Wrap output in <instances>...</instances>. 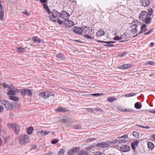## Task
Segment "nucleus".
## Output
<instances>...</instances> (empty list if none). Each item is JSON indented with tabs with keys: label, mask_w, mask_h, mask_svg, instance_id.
I'll return each instance as SVG.
<instances>
[{
	"label": "nucleus",
	"mask_w": 155,
	"mask_h": 155,
	"mask_svg": "<svg viewBox=\"0 0 155 155\" xmlns=\"http://www.w3.org/2000/svg\"><path fill=\"white\" fill-rule=\"evenodd\" d=\"M107 101L110 103H113L114 101H116V98L114 97H110L108 98L107 99Z\"/></svg>",
	"instance_id": "obj_24"
},
{
	"label": "nucleus",
	"mask_w": 155,
	"mask_h": 155,
	"mask_svg": "<svg viewBox=\"0 0 155 155\" xmlns=\"http://www.w3.org/2000/svg\"><path fill=\"white\" fill-rule=\"evenodd\" d=\"M64 24L68 27H72L74 24V22L71 20H65L64 22Z\"/></svg>",
	"instance_id": "obj_13"
},
{
	"label": "nucleus",
	"mask_w": 155,
	"mask_h": 155,
	"mask_svg": "<svg viewBox=\"0 0 155 155\" xmlns=\"http://www.w3.org/2000/svg\"><path fill=\"white\" fill-rule=\"evenodd\" d=\"M92 155H103V153L99 151L93 152Z\"/></svg>",
	"instance_id": "obj_42"
},
{
	"label": "nucleus",
	"mask_w": 155,
	"mask_h": 155,
	"mask_svg": "<svg viewBox=\"0 0 155 155\" xmlns=\"http://www.w3.org/2000/svg\"><path fill=\"white\" fill-rule=\"evenodd\" d=\"M146 27L147 25L145 24H143L141 26L140 28L141 30H142Z\"/></svg>",
	"instance_id": "obj_52"
},
{
	"label": "nucleus",
	"mask_w": 155,
	"mask_h": 155,
	"mask_svg": "<svg viewBox=\"0 0 155 155\" xmlns=\"http://www.w3.org/2000/svg\"><path fill=\"white\" fill-rule=\"evenodd\" d=\"M7 94L8 95H16L15 94V91L14 90H13L12 89H10L9 90L8 92L7 93Z\"/></svg>",
	"instance_id": "obj_27"
},
{
	"label": "nucleus",
	"mask_w": 155,
	"mask_h": 155,
	"mask_svg": "<svg viewBox=\"0 0 155 155\" xmlns=\"http://www.w3.org/2000/svg\"><path fill=\"white\" fill-rule=\"evenodd\" d=\"M136 94L135 93H130L127 94H125L124 96L125 97H130L136 95Z\"/></svg>",
	"instance_id": "obj_32"
},
{
	"label": "nucleus",
	"mask_w": 155,
	"mask_h": 155,
	"mask_svg": "<svg viewBox=\"0 0 155 155\" xmlns=\"http://www.w3.org/2000/svg\"><path fill=\"white\" fill-rule=\"evenodd\" d=\"M118 141H119V140L117 139H115V140L111 141H110V142H109V143L110 144L116 143H117V142H118Z\"/></svg>",
	"instance_id": "obj_45"
},
{
	"label": "nucleus",
	"mask_w": 155,
	"mask_h": 155,
	"mask_svg": "<svg viewBox=\"0 0 155 155\" xmlns=\"http://www.w3.org/2000/svg\"><path fill=\"white\" fill-rule=\"evenodd\" d=\"M4 107L2 106H0V113L3 111Z\"/></svg>",
	"instance_id": "obj_63"
},
{
	"label": "nucleus",
	"mask_w": 155,
	"mask_h": 155,
	"mask_svg": "<svg viewBox=\"0 0 155 155\" xmlns=\"http://www.w3.org/2000/svg\"><path fill=\"white\" fill-rule=\"evenodd\" d=\"M11 128H13V130L14 133L16 134H19L20 131V127L17 124H11L10 125Z\"/></svg>",
	"instance_id": "obj_3"
},
{
	"label": "nucleus",
	"mask_w": 155,
	"mask_h": 155,
	"mask_svg": "<svg viewBox=\"0 0 155 155\" xmlns=\"http://www.w3.org/2000/svg\"><path fill=\"white\" fill-rule=\"evenodd\" d=\"M141 15V16H145L146 17L148 14V13L146 11H142L140 13Z\"/></svg>",
	"instance_id": "obj_40"
},
{
	"label": "nucleus",
	"mask_w": 155,
	"mask_h": 155,
	"mask_svg": "<svg viewBox=\"0 0 155 155\" xmlns=\"http://www.w3.org/2000/svg\"><path fill=\"white\" fill-rule=\"evenodd\" d=\"M153 29H152L150 30H149L148 31H147V32L145 33L144 34V35H148L150 34L151 32H153Z\"/></svg>",
	"instance_id": "obj_51"
},
{
	"label": "nucleus",
	"mask_w": 155,
	"mask_h": 155,
	"mask_svg": "<svg viewBox=\"0 0 155 155\" xmlns=\"http://www.w3.org/2000/svg\"><path fill=\"white\" fill-rule=\"evenodd\" d=\"M118 110L119 111L122 112H124V109L123 108L119 107L118 108Z\"/></svg>",
	"instance_id": "obj_57"
},
{
	"label": "nucleus",
	"mask_w": 155,
	"mask_h": 155,
	"mask_svg": "<svg viewBox=\"0 0 155 155\" xmlns=\"http://www.w3.org/2000/svg\"><path fill=\"white\" fill-rule=\"evenodd\" d=\"M16 50L17 52H23L25 51V49L24 48L21 47H17Z\"/></svg>",
	"instance_id": "obj_22"
},
{
	"label": "nucleus",
	"mask_w": 155,
	"mask_h": 155,
	"mask_svg": "<svg viewBox=\"0 0 155 155\" xmlns=\"http://www.w3.org/2000/svg\"><path fill=\"white\" fill-rule=\"evenodd\" d=\"M120 148L121 151L123 152H129L130 150V147L127 145H123L120 147Z\"/></svg>",
	"instance_id": "obj_7"
},
{
	"label": "nucleus",
	"mask_w": 155,
	"mask_h": 155,
	"mask_svg": "<svg viewBox=\"0 0 155 155\" xmlns=\"http://www.w3.org/2000/svg\"><path fill=\"white\" fill-rule=\"evenodd\" d=\"M43 6L44 8L48 14H52V16L53 18H55L59 16L60 17V12L54 9H53L52 11L51 12L47 4H43Z\"/></svg>",
	"instance_id": "obj_1"
},
{
	"label": "nucleus",
	"mask_w": 155,
	"mask_h": 155,
	"mask_svg": "<svg viewBox=\"0 0 155 155\" xmlns=\"http://www.w3.org/2000/svg\"><path fill=\"white\" fill-rule=\"evenodd\" d=\"M33 127L32 126H30L27 128V133L28 135H30L32 133L33 130Z\"/></svg>",
	"instance_id": "obj_18"
},
{
	"label": "nucleus",
	"mask_w": 155,
	"mask_h": 155,
	"mask_svg": "<svg viewBox=\"0 0 155 155\" xmlns=\"http://www.w3.org/2000/svg\"><path fill=\"white\" fill-rule=\"evenodd\" d=\"M78 151L77 155H87V153L84 150H81L80 151Z\"/></svg>",
	"instance_id": "obj_26"
},
{
	"label": "nucleus",
	"mask_w": 155,
	"mask_h": 155,
	"mask_svg": "<svg viewBox=\"0 0 155 155\" xmlns=\"http://www.w3.org/2000/svg\"><path fill=\"white\" fill-rule=\"evenodd\" d=\"M4 11L3 10H0V19L3 20L4 19Z\"/></svg>",
	"instance_id": "obj_31"
},
{
	"label": "nucleus",
	"mask_w": 155,
	"mask_h": 155,
	"mask_svg": "<svg viewBox=\"0 0 155 155\" xmlns=\"http://www.w3.org/2000/svg\"><path fill=\"white\" fill-rule=\"evenodd\" d=\"M29 137L26 134H22L20 139V142L22 143H27L29 141Z\"/></svg>",
	"instance_id": "obj_4"
},
{
	"label": "nucleus",
	"mask_w": 155,
	"mask_h": 155,
	"mask_svg": "<svg viewBox=\"0 0 155 155\" xmlns=\"http://www.w3.org/2000/svg\"><path fill=\"white\" fill-rule=\"evenodd\" d=\"M70 16L68 13L66 12L65 11H63L61 13H60V17L62 18H67Z\"/></svg>",
	"instance_id": "obj_16"
},
{
	"label": "nucleus",
	"mask_w": 155,
	"mask_h": 155,
	"mask_svg": "<svg viewBox=\"0 0 155 155\" xmlns=\"http://www.w3.org/2000/svg\"><path fill=\"white\" fill-rule=\"evenodd\" d=\"M147 63L150 65H155V62L152 61H147Z\"/></svg>",
	"instance_id": "obj_50"
},
{
	"label": "nucleus",
	"mask_w": 155,
	"mask_h": 155,
	"mask_svg": "<svg viewBox=\"0 0 155 155\" xmlns=\"http://www.w3.org/2000/svg\"><path fill=\"white\" fill-rule=\"evenodd\" d=\"M139 143V141H138V140H135L132 142L131 143V147L132 149L134 150H135L136 149V147L137 146Z\"/></svg>",
	"instance_id": "obj_15"
},
{
	"label": "nucleus",
	"mask_w": 155,
	"mask_h": 155,
	"mask_svg": "<svg viewBox=\"0 0 155 155\" xmlns=\"http://www.w3.org/2000/svg\"><path fill=\"white\" fill-rule=\"evenodd\" d=\"M2 105L4 106L6 108L9 109H12L13 107L12 104L11 103L8 101L4 100L2 101Z\"/></svg>",
	"instance_id": "obj_5"
},
{
	"label": "nucleus",
	"mask_w": 155,
	"mask_h": 155,
	"mask_svg": "<svg viewBox=\"0 0 155 155\" xmlns=\"http://www.w3.org/2000/svg\"><path fill=\"white\" fill-rule=\"evenodd\" d=\"M124 110V112H134V110L133 109H125Z\"/></svg>",
	"instance_id": "obj_48"
},
{
	"label": "nucleus",
	"mask_w": 155,
	"mask_h": 155,
	"mask_svg": "<svg viewBox=\"0 0 155 155\" xmlns=\"http://www.w3.org/2000/svg\"><path fill=\"white\" fill-rule=\"evenodd\" d=\"M115 42H116L115 41H106V44L114 43Z\"/></svg>",
	"instance_id": "obj_60"
},
{
	"label": "nucleus",
	"mask_w": 155,
	"mask_h": 155,
	"mask_svg": "<svg viewBox=\"0 0 155 155\" xmlns=\"http://www.w3.org/2000/svg\"><path fill=\"white\" fill-rule=\"evenodd\" d=\"M1 85H3V87L4 88H10V87H8V85L6 84L5 83H2V84H1Z\"/></svg>",
	"instance_id": "obj_53"
},
{
	"label": "nucleus",
	"mask_w": 155,
	"mask_h": 155,
	"mask_svg": "<svg viewBox=\"0 0 155 155\" xmlns=\"http://www.w3.org/2000/svg\"><path fill=\"white\" fill-rule=\"evenodd\" d=\"M96 138H88V142H90L95 140Z\"/></svg>",
	"instance_id": "obj_54"
},
{
	"label": "nucleus",
	"mask_w": 155,
	"mask_h": 155,
	"mask_svg": "<svg viewBox=\"0 0 155 155\" xmlns=\"http://www.w3.org/2000/svg\"><path fill=\"white\" fill-rule=\"evenodd\" d=\"M122 38H124L125 37H127V35L126 34V32L124 33L122 35Z\"/></svg>",
	"instance_id": "obj_64"
},
{
	"label": "nucleus",
	"mask_w": 155,
	"mask_h": 155,
	"mask_svg": "<svg viewBox=\"0 0 155 155\" xmlns=\"http://www.w3.org/2000/svg\"><path fill=\"white\" fill-rule=\"evenodd\" d=\"M153 13V11L152 8H150L148 10V15L151 16L152 15Z\"/></svg>",
	"instance_id": "obj_46"
},
{
	"label": "nucleus",
	"mask_w": 155,
	"mask_h": 155,
	"mask_svg": "<svg viewBox=\"0 0 155 155\" xmlns=\"http://www.w3.org/2000/svg\"><path fill=\"white\" fill-rule=\"evenodd\" d=\"M144 23L147 24L150 23L151 21V18L150 17H147L145 18Z\"/></svg>",
	"instance_id": "obj_29"
},
{
	"label": "nucleus",
	"mask_w": 155,
	"mask_h": 155,
	"mask_svg": "<svg viewBox=\"0 0 155 155\" xmlns=\"http://www.w3.org/2000/svg\"><path fill=\"white\" fill-rule=\"evenodd\" d=\"M133 136L136 138H138L139 137V135L138 133L136 131H134L133 133Z\"/></svg>",
	"instance_id": "obj_36"
},
{
	"label": "nucleus",
	"mask_w": 155,
	"mask_h": 155,
	"mask_svg": "<svg viewBox=\"0 0 155 155\" xmlns=\"http://www.w3.org/2000/svg\"><path fill=\"white\" fill-rule=\"evenodd\" d=\"M32 90L25 88L21 89L20 93L22 97H24L25 95L31 96L32 95Z\"/></svg>",
	"instance_id": "obj_2"
},
{
	"label": "nucleus",
	"mask_w": 155,
	"mask_h": 155,
	"mask_svg": "<svg viewBox=\"0 0 155 155\" xmlns=\"http://www.w3.org/2000/svg\"><path fill=\"white\" fill-rule=\"evenodd\" d=\"M127 54V51H124L122 53L119 54L117 56V57H122L124 56H125V55Z\"/></svg>",
	"instance_id": "obj_35"
},
{
	"label": "nucleus",
	"mask_w": 155,
	"mask_h": 155,
	"mask_svg": "<svg viewBox=\"0 0 155 155\" xmlns=\"http://www.w3.org/2000/svg\"><path fill=\"white\" fill-rule=\"evenodd\" d=\"M104 46H108L109 47H113L114 46L113 44H104Z\"/></svg>",
	"instance_id": "obj_49"
},
{
	"label": "nucleus",
	"mask_w": 155,
	"mask_h": 155,
	"mask_svg": "<svg viewBox=\"0 0 155 155\" xmlns=\"http://www.w3.org/2000/svg\"><path fill=\"white\" fill-rule=\"evenodd\" d=\"M102 93H94V94H88V97H91V96H94L95 97H97L102 95Z\"/></svg>",
	"instance_id": "obj_23"
},
{
	"label": "nucleus",
	"mask_w": 155,
	"mask_h": 155,
	"mask_svg": "<svg viewBox=\"0 0 155 155\" xmlns=\"http://www.w3.org/2000/svg\"><path fill=\"white\" fill-rule=\"evenodd\" d=\"M134 107L137 109H139L142 107V104L140 102H137L134 104Z\"/></svg>",
	"instance_id": "obj_21"
},
{
	"label": "nucleus",
	"mask_w": 155,
	"mask_h": 155,
	"mask_svg": "<svg viewBox=\"0 0 155 155\" xmlns=\"http://www.w3.org/2000/svg\"><path fill=\"white\" fill-rule=\"evenodd\" d=\"M55 111L59 113H66L69 111V110L65 107H58L55 109Z\"/></svg>",
	"instance_id": "obj_10"
},
{
	"label": "nucleus",
	"mask_w": 155,
	"mask_h": 155,
	"mask_svg": "<svg viewBox=\"0 0 155 155\" xmlns=\"http://www.w3.org/2000/svg\"><path fill=\"white\" fill-rule=\"evenodd\" d=\"M56 57L59 58H61L62 59H65V57L62 53H59L57 54L56 55Z\"/></svg>",
	"instance_id": "obj_25"
},
{
	"label": "nucleus",
	"mask_w": 155,
	"mask_h": 155,
	"mask_svg": "<svg viewBox=\"0 0 155 155\" xmlns=\"http://www.w3.org/2000/svg\"><path fill=\"white\" fill-rule=\"evenodd\" d=\"M45 92L46 95V98L50 97L51 96H54V94H52L51 92L49 91H46Z\"/></svg>",
	"instance_id": "obj_30"
},
{
	"label": "nucleus",
	"mask_w": 155,
	"mask_h": 155,
	"mask_svg": "<svg viewBox=\"0 0 155 155\" xmlns=\"http://www.w3.org/2000/svg\"><path fill=\"white\" fill-rule=\"evenodd\" d=\"M88 111L91 113L94 112L93 109L91 108H88Z\"/></svg>",
	"instance_id": "obj_59"
},
{
	"label": "nucleus",
	"mask_w": 155,
	"mask_h": 155,
	"mask_svg": "<svg viewBox=\"0 0 155 155\" xmlns=\"http://www.w3.org/2000/svg\"><path fill=\"white\" fill-rule=\"evenodd\" d=\"M96 147H101L102 148H106L108 147L109 146V144L108 143L104 142H100L97 143Z\"/></svg>",
	"instance_id": "obj_6"
},
{
	"label": "nucleus",
	"mask_w": 155,
	"mask_h": 155,
	"mask_svg": "<svg viewBox=\"0 0 155 155\" xmlns=\"http://www.w3.org/2000/svg\"><path fill=\"white\" fill-rule=\"evenodd\" d=\"M31 40L38 43H40L41 42L40 39H38V38L36 36H34L31 38Z\"/></svg>",
	"instance_id": "obj_19"
},
{
	"label": "nucleus",
	"mask_w": 155,
	"mask_h": 155,
	"mask_svg": "<svg viewBox=\"0 0 155 155\" xmlns=\"http://www.w3.org/2000/svg\"><path fill=\"white\" fill-rule=\"evenodd\" d=\"M43 4H45V3H47L48 2L47 0H39Z\"/></svg>",
	"instance_id": "obj_56"
},
{
	"label": "nucleus",
	"mask_w": 155,
	"mask_h": 155,
	"mask_svg": "<svg viewBox=\"0 0 155 155\" xmlns=\"http://www.w3.org/2000/svg\"><path fill=\"white\" fill-rule=\"evenodd\" d=\"M9 98L11 100L15 101H18L19 100V98L18 97L15 96H10Z\"/></svg>",
	"instance_id": "obj_28"
},
{
	"label": "nucleus",
	"mask_w": 155,
	"mask_h": 155,
	"mask_svg": "<svg viewBox=\"0 0 155 155\" xmlns=\"http://www.w3.org/2000/svg\"><path fill=\"white\" fill-rule=\"evenodd\" d=\"M39 95L40 97H42L43 98H46V95L45 94V92H44L40 93L39 94Z\"/></svg>",
	"instance_id": "obj_33"
},
{
	"label": "nucleus",
	"mask_w": 155,
	"mask_h": 155,
	"mask_svg": "<svg viewBox=\"0 0 155 155\" xmlns=\"http://www.w3.org/2000/svg\"><path fill=\"white\" fill-rule=\"evenodd\" d=\"M65 152V150L63 148H61L58 153V155H62Z\"/></svg>",
	"instance_id": "obj_37"
},
{
	"label": "nucleus",
	"mask_w": 155,
	"mask_h": 155,
	"mask_svg": "<svg viewBox=\"0 0 155 155\" xmlns=\"http://www.w3.org/2000/svg\"><path fill=\"white\" fill-rule=\"evenodd\" d=\"M22 13L23 14L26 15L27 16H29L30 15V13L28 12V11H26L24 12H22Z\"/></svg>",
	"instance_id": "obj_55"
},
{
	"label": "nucleus",
	"mask_w": 155,
	"mask_h": 155,
	"mask_svg": "<svg viewBox=\"0 0 155 155\" xmlns=\"http://www.w3.org/2000/svg\"><path fill=\"white\" fill-rule=\"evenodd\" d=\"M57 22L59 25H61L63 23V21L59 19H58L57 20Z\"/></svg>",
	"instance_id": "obj_58"
},
{
	"label": "nucleus",
	"mask_w": 155,
	"mask_h": 155,
	"mask_svg": "<svg viewBox=\"0 0 155 155\" xmlns=\"http://www.w3.org/2000/svg\"><path fill=\"white\" fill-rule=\"evenodd\" d=\"M131 32L133 34H134L137 32V25L136 24H134L131 26Z\"/></svg>",
	"instance_id": "obj_14"
},
{
	"label": "nucleus",
	"mask_w": 155,
	"mask_h": 155,
	"mask_svg": "<svg viewBox=\"0 0 155 155\" xmlns=\"http://www.w3.org/2000/svg\"><path fill=\"white\" fill-rule=\"evenodd\" d=\"M31 147L32 149H35L37 148V146L35 144L32 145L31 146Z\"/></svg>",
	"instance_id": "obj_62"
},
{
	"label": "nucleus",
	"mask_w": 155,
	"mask_h": 155,
	"mask_svg": "<svg viewBox=\"0 0 155 155\" xmlns=\"http://www.w3.org/2000/svg\"><path fill=\"white\" fill-rule=\"evenodd\" d=\"M133 67V65L131 64H123L118 67V69H126L130 68H132Z\"/></svg>",
	"instance_id": "obj_9"
},
{
	"label": "nucleus",
	"mask_w": 155,
	"mask_h": 155,
	"mask_svg": "<svg viewBox=\"0 0 155 155\" xmlns=\"http://www.w3.org/2000/svg\"><path fill=\"white\" fill-rule=\"evenodd\" d=\"M104 31L103 30L100 29L96 32V35L97 37H99L104 35Z\"/></svg>",
	"instance_id": "obj_17"
},
{
	"label": "nucleus",
	"mask_w": 155,
	"mask_h": 155,
	"mask_svg": "<svg viewBox=\"0 0 155 155\" xmlns=\"http://www.w3.org/2000/svg\"><path fill=\"white\" fill-rule=\"evenodd\" d=\"M73 31L78 34H81L83 31V29L80 27L78 26H74L73 28Z\"/></svg>",
	"instance_id": "obj_11"
},
{
	"label": "nucleus",
	"mask_w": 155,
	"mask_h": 155,
	"mask_svg": "<svg viewBox=\"0 0 155 155\" xmlns=\"http://www.w3.org/2000/svg\"><path fill=\"white\" fill-rule=\"evenodd\" d=\"M92 27L91 28L90 27H88V31H89L88 34L92 35L94 33V30H92Z\"/></svg>",
	"instance_id": "obj_34"
},
{
	"label": "nucleus",
	"mask_w": 155,
	"mask_h": 155,
	"mask_svg": "<svg viewBox=\"0 0 155 155\" xmlns=\"http://www.w3.org/2000/svg\"><path fill=\"white\" fill-rule=\"evenodd\" d=\"M50 133V131H44L41 130L40 132V133H41L42 135H46Z\"/></svg>",
	"instance_id": "obj_38"
},
{
	"label": "nucleus",
	"mask_w": 155,
	"mask_h": 155,
	"mask_svg": "<svg viewBox=\"0 0 155 155\" xmlns=\"http://www.w3.org/2000/svg\"><path fill=\"white\" fill-rule=\"evenodd\" d=\"M74 127L75 129H81V127L80 124H77L74 126Z\"/></svg>",
	"instance_id": "obj_43"
},
{
	"label": "nucleus",
	"mask_w": 155,
	"mask_h": 155,
	"mask_svg": "<svg viewBox=\"0 0 155 155\" xmlns=\"http://www.w3.org/2000/svg\"><path fill=\"white\" fill-rule=\"evenodd\" d=\"M122 38V37H120L119 36H117L114 37L113 39L114 40H121Z\"/></svg>",
	"instance_id": "obj_41"
},
{
	"label": "nucleus",
	"mask_w": 155,
	"mask_h": 155,
	"mask_svg": "<svg viewBox=\"0 0 155 155\" xmlns=\"http://www.w3.org/2000/svg\"><path fill=\"white\" fill-rule=\"evenodd\" d=\"M148 147L149 149L153 150L154 147L153 143L149 141L147 143Z\"/></svg>",
	"instance_id": "obj_20"
},
{
	"label": "nucleus",
	"mask_w": 155,
	"mask_h": 155,
	"mask_svg": "<svg viewBox=\"0 0 155 155\" xmlns=\"http://www.w3.org/2000/svg\"><path fill=\"white\" fill-rule=\"evenodd\" d=\"M126 141V140L125 139H121L119 140L118 142L117 143V144L124 143Z\"/></svg>",
	"instance_id": "obj_47"
},
{
	"label": "nucleus",
	"mask_w": 155,
	"mask_h": 155,
	"mask_svg": "<svg viewBox=\"0 0 155 155\" xmlns=\"http://www.w3.org/2000/svg\"><path fill=\"white\" fill-rule=\"evenodd\" d=\"M80 148L79 147H76L73 148L72 150L68 151L67 153L68 155H73V154H76L77 152L79 151Z\"/></svg>",
	"instance_id": "obj_8"
},
{
	"label": "nucleus",
	"mask_w": 155,
	"mask_h": 155,
	"mask_svg": "<svg viewBox=\"0 0 155 155\" xmlns=\"http://www.w3.org/2000/svg\"><path fill=\"white\" fill-rule=\"evenodd\" d=\"M97 42H99V43L106 44V41H102L98 40H97Z\"/></svg>",
	"instance_id": "obj_61"
},
{
	"label": "nucleus",
	"mask_w": 155,
	"mask_h": 155,
	"mask_svg": "<svg viewBox=\"0 0 155 155\" xmlns=\"http://www.w3.org/2000/svg\"><path fill=\"white\" fill-rule=\"evenodd\" d=\"M128 135L127 134H125L121 137H118L117 138H124L126 139L128 138Z\"/></svg>",
	"instance_id": "obj_44"
},
{
	"label": "nucleus",
	"mask_w": 155,
	"mask_h": 155,
	"mask_svg": "<svg viewBox=\"0 0 155 155\" xmlns=\"http://www.w3.org/2000/svg\"><path fill=\"white\" fill-rule=\"evenodd\" d=\"M59 140L58 139L56 138V139L52 140H51V143L52 144H54L57 143L59 141Z\"/></svg>",
	"instance_id": "obj_39"
},
{
	"label": "nucleus",
	"mask_w": 155,
	"mask_h": 155,
	"mask_svg": "<svg viewBox=\"0 0 155 155\" xmlns=\"http://www.w3.org/2000/svg\"><path fill=\"white\" fill-rule=\"evenodd\" d=\"M140 4L143 7H148L150 5V0H141Z\"/></svg>",
	"instance_id": "obj_12"
}]
</instances>
